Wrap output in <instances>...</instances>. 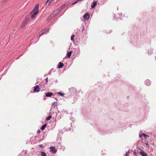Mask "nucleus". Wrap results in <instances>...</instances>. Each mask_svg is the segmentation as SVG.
Returning a JSON list of instances; mask_svg holds the SVG:
<instances>
[{"label":"nucleus","instance_id":"obj_1","mask_svg":"<svg viewBox=\"0 0 156 156\" xmlns=\"http://www.w3.org/2000/svg\"><path fill=\"white\" fill-rule=\"evenodd\" d=\"M39 5L38 4H37L35 5L34 8L33 9L32 12H31V13L34 12L33 14H32L31 16V18L33 19L34 18L35 16L39 12Z\"/></svg>","mask_w":156,"mask_h":156},{"label":"nucleus","instance_id":"obj_2","mask_svg":"<svg viewBox=\"0 0 156 156\" xmlns=\"http://www.w3.org/2000/svg\"><path fill=\"white\" fill-rule=\"evenodd\" d=\"M60 12V8H58L56 10L54 11L51 14L49 17L52 18L54 16H56Z\"/></svg>","mask_w":156,"mask_h":156},{"label":"nucleus","instance_id":"obj_3","mask_svg":"<svg viewBox=\"0 0 156 156\" xmlns=\"http://www.w3.org/2000/svg\"><path fill=\"white\" fill-rule=\"evenodd\" d=\"M48 30V29L47 28L44 29L42 30L41 32H39V37H40L41 35L44 34L45 33H47Z\"/></svg>","mask_w":156,"mask_h":156},{"label":"nucleus","instance_id":"obj_4","mask_svg":"<svg viewBox=\"0 0 156 156\" xmlns=\"http://www.w3.org/2000/svg\"><path fill=\"white\" fill-rule=\"evenodd\" d=\"M28 21L29 20L28 18H25L22 24L21 25V27H25L27 25Z\"/></svg>","mask_w":156,"mask_h":156},{"label":"nucleus","instance_id":"obj_5","mask_svg":"<svg viewBox=\"0 0 156 156\" xmlns=\"http://www.w3.org/2000/svg\"><path fill=\"white\" fill-rule=\"evenodd\" d=\"M83 18L86 20H88L90 18V15L87 13L85 14L83 16Z\"/></svg>","mask_w":156,"mask_h":156},{"label":"nucleus","instance_id":"obj_6","mask_svg":"<svg viewBox=\"0 0 156 156\" xmlns=\"http://www.w3.org/2000/svg\"><path fill=\"white\" fill-rule=\"evenodd\" d=\"M40 88L39 87V86L37 85L34 87L33 91L34 92H38L40 91Z\"/></svg>","mask_w":156,"mask_h":156},{"label":"nucleus","instance_id":"obj_7","mask_svg":"<svg viewBox=\"0 0 156 156\" xmlns=\"http://www.w3.org/2000/svg\"><path fill=\"white\" fill-rule=\"evenodd\" d=\"M50 149L51 152L52 153H55L56 151V150L55 148L54 147H51L50 148Z\"/></svg>","mask_w":156,"mask_h":156},{"label":"nucleus","instance_id":"obj_8","mask_svg":"<svg viewBox=\"0 0 156 156\" xmlns=\"http://www.w3.org/2000/svg\"><path fill=\"white\" fill-rule=\"evenodd\" d=\"M97 4V2H93L91 4V7L92 8H94L95 6H96Z\"/></svg>","mask_w":156,"mask_h":156},{"label":"nucleus","instance_id":"obj_9","mask_svg":"<svg viewBox=\"0 0 156 156\" xmlns=\"http://www.w3.org/2000/svg\"><path fill=\"white\" fill-rule=\"evenodd\" d=\"M140 154L142 156H147V154L143 151H140Z\"/></svg>","mask_w":156,"mask_h":156},{"label":"nucleus","instance_id":"obj_10","mask_svg":"<svg viewBox=\"0 0 156 156\" xmlns=\"http://www.w3.org/2000/svg\"><path fill=\"white\" fill-rule=\"evenodd\" d=\"M53 95L52 93L51 92L47 93L45 94V96L47 97H50Z\"/></svg>","mask_w":156,"mask_h":156},{"label":"nucleus","instance_id":"obj_11","mask_svg":"<svg viewBox=\"0 0 156 156\" xmlns=\"http://www.w3.org/2000/svg\"><path fill=\"white\" fill-rule=\"evenodd\" d=\"M64 66V64L63 63H61V62H60L59 63V64L58 66V68H62Z\"/></svg>","mask_w":156,"mask_h":156},{"label":"nucleus","instance_id":"obj_12","mask_svg":"<svg viewBox=\"0 0 156 156\" xmlns=\"http://www.w3.org/2000/svg\"><path fill=\"white\" fill-rule=\"evenodd\" d=\"M72 53V51H70L69 52H68L67 53V57L68 58H69L70 57Z\"/></svg>","mask_w":156,"mask_h":156},{"label":"nucleus","instance_id":"obj_13","mask_svg":"<svg viewBox=\"0 0 156 156\" xmlns=\"http://www.w3.org/2000/svg\"><path fill=\"white\" fill-rule=\"evenodd\" d=\"M46 124H45L44 125H43L41 127V129L42 130H44L45 128L46 127Z\"/></svg>","mask_w":156,"mask_h":156},{"label":"nucleus","instance_id":"obj_14","mask_svg":"<svg viewBox=\"0 0 156 156\" xmlns=\"http://www.w3.org/2000/svg\"><path fill=\"white\" fill-rule=\"evenodd\" d=\"M41 156H46V154L45 152L43 151H41Z\"/></svg>","mask_w":156,"mask_h":156},{"label":"nucleus","instance_id":"obj_15","mask_svg":"<svg viewBox=\"0 0 156 156\" xmlns=\"http://www.w3.org/2000/svg\"><path fill=\"white\" fill-rule=\"evenodd\" d=\"M52 116L51 115H50L48 117H47L46 119V120L48 121L51 118Z\"/></svg>","mask_w":156,"mask_h":156},{"label":"nucleus","instance_id":"obj_16","mask_svg":"<svg viewBox=\"0 0 156 156\" xmlns=\"http://www.w3.org/2000/svg\"><path fill=\"white\" fill-rule=\"evenodd\" d=\"M142 136H143L144 137H146L147 136L146 134H145L144 133H143L141 135H140V138H141Z\"/></svg>","mask_w":156,"mask_h":156},{"label":"nucleus","instance_id":"obj_17","mask_svg":"<svg viewBox=\"0 0 156 156\" xmlns=\"http://www.w3.org/2000/svg\"><path fill=\"white\" fill-rule=\"evenodd\" d=\"M58 94H59V95H60L62 96H64V94L63 93H62L60 92H59L58 93H57Z\"/></svg>","mask_w":156,"mask_h":156},{"label":"nucleus","instance_id":"obj_18","mask_svg":"<svg viewBox=\"0 0 156 156\" xmlns=\"http://www.w3.org/2000/svg\"><path fill=\"white\" fill-rule=\"evenodd\" d=\"M74 37H75V36H74V35H72L71 36V40L72 41H74Z\"/></svg>","mask_w":156,"mask_h":156},{"label":"nucleus","instance_id":"obj_19","mask_svg":"<svg viewBox=\"0 0 156 156\" xmlns=\"http://www.w3.org/2000/svg\"><path fill=\"white\" fill-rule=\"evenodd\" d=\"M64 7H65V6L63 5H62L60 7H59L58 8H60V9H63V8H64Z\"/></svg>","mask_w":156,"mask_h":156},{"label":"nucleus","instance_id":"obj_20","mask_svg":"<svg viewBox=\"0 0 156 156\" xmlns=\"http://www.w3.org/2000/svg\"><path fill=\"white\" fill-rule=\"evenodd\" d=\"M133 153L134 155H137L138 154V152L136 151H133Z\"/></svg>","mask_w":156,"mask_h":156},{"label":"nucleus","instance_id":"obj_21","mask_svg":"<svg viewBox=\"0 0 156 156\" xmlns=\"http://www.w3.org/2000/svg\"><path fill=\"white\" fill-rule=\"evenodd\" d=\"M69 4V3L68 2H67L66 3L64 4V5L65 6H67Z\"/></svg>","mask_w":156,"mask_h":156},{"label":"nucleus","instance_id":"obj_22","mask_svg":"<svg viewBox=\"0 0 156 156\" xmlns=\"http://www.w3.org/2000/svg\"><path fill=\"white\" fill-rule=\"evenodd\" d=\"M77 1L76 2L73 3H72V5H74V4H76V3H77Z\"/></svg>","mask_w":156,"mask_h":156},{"label":"nucleus","instance_id":"obj_23","mask_svg":"<svg viewBox=\"0 0 156 156\" xmlns=\"http://www.w3.org/2000/svg\"><path fill=\"white\" fill-rule=\"evenodd\" d=\"M84 29H84V27H83V29H82V33L83 32V31L84 30Z\"/></svg>","mask_w":156,"mask_h":156},{"label":"nucleus","instance_id":"obj_24","mask_svg":"<svg viewBox=\"0 0 156 156\" xmlns=\"http://www.w3.org/2000/svg\"><path fill=\"white\" fill-rule=\"evenodd\" d=\"M52 105H54V107H55L56 105H55V103H53Z\"/></svg>","mask_w":156,"mask_h":156},{"label":"nucleus","instance_id":"obj_25","mask_svg":"<svg viewBox=\"0 0 156 156\" xmlns=\"http://www.w3.org/2000/svg\"><path fill=\"white\" fill-rule=\"evenodd\" d=\"M129 154V151H128V152H127L126 154V155H128V154Z\"/></svg>","mask_w":156,"mask_h":156},{"label":"nucleus","instance_id":"obj_26","mask_svg":"<svg viewBox=\"0 0 156 156\" xmlns=\"http://www.w3.org/2000/svg\"><path fill=\"white\" fill-rule=\"evenodd\" d=\"M49 0H48L47 2H46L45 4L46 5Z\"/></svg>","mask_w":156,"mask_h":156},{"label":"nucleus","instance_id":"obj_27","mask_svg":"<svg viewBox=\"0 0 156 156\" xmlns=\"http://www.w3.org/2000/svg\"><path fill=\"white\" fill-rule=\"evenodd\" d=\"M40 130H38V131H37V133H40Z\"/></svg>","mask_w":156,"mask_h":156},{"label":"nucleus","instance_id":"obj_28","mask_svg":"<svg viewBox=\"0 0 156 156\" xmlns=\"http://www.w3.org/2000/svg\"><path fill=\"white\" fill-rule=\"evenodd\" d=\"M146 83H147L148 82V83H149V80H146Z\"/></svg>","mask_w":156,"mask_h":156},{"label":"nucleus","instance_id":"obj_29","mask_svg":"<svg viewBox=\"0 0 156 156\" xmlns=\"http://www.w3.org/2000/svg\"><path fill=\"white\" fill-rule=\"evenodd\" d=\"M83 0H78L77 1V2H79V1H83Z\"/></svg>","mask_w":156,"mask_h":156},{"label":"nucleus","instance_id":"obj_30","mask_svg":"<svg viewBox=\"0 0 156 156\" xmlns=\"http://www.w3.org/2000/svg\"><path fill=\"white\" fill-rule=\"evenodd\" d=\"M46 82H47V81H48V78H47L46 79Z\"/></svg>","mask_w":156,"mask_h":156},{"label":"nucleus","instance_id":"obj_31","mask_svg":"<svg viewBox=\"0 0 156 156\" xmlns=\"http://www.w3.org/2000/svg\"><path fill=\"white\" fill-rule=\"evenodd\" d=\"M42 147V145H40V147Z\"/></svg>","mask_w":156,"mask_h":156}]
</instances>
